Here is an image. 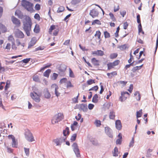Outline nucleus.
I'll list each match as a JSON object with an SVG mask.
<instances>
[{
	"instance_id": "nucleus-42",
	"label": "nucleus",
	"mask_w": 158,
	"mask_h": 158,
	"mask_svg": "<svg viewBox=\"0 0 158 158\" xmlns=\"http://www.w3.org/2000/svg\"><path fill=\"white\" fill-rule=\"evenodd\" d=\"M64 8L63 6H60L58 8L57 12V13H60L64 11Z\"/></svg>"
},
{
	"instance_id": "nucleus-18",
	"label": "nucleus",
	"mask_w": 158,
	"mask_h": 158,
	"mask_svg": "<svg viewBox=\"0 0 158 158\" xmlns=\"http://www.w3.org/2000/svg\"><path fill=\"white\" fill-rule=\"evenodd\" d=\"M91 61L93 64L95 66H99V61L97 60L95 58H93L92 59Z\"/></svg>"
},
{
	"instance_id": "nucleus-8",
	"label": "nucleus",
	"mask_w": 158,
	"mask_h": 158,
	"mask_svg": "<svg viewBox=\"0 0 158 158\" xmlns=\"http://www.w3.org/2000/svg\"><path fill=\"white\" fill-rule=\"evenodd\" d=\"M72 147L73 148V151H74L77 156L78 157H80V155L77 144L75 143H74L72 145Z\"/></svg>"
},
{
	"instance_id": "nucleus-9",
	"label": "nucleus",
	"mask_w": 158,
	"mask_h": 158,
	"mask_svg": "<svg viewBox=\"0 0 158 158\" xmlns=\"http://www.w3.org/2000/svg\"><path fill=\"white\" fill-rule=\"evenodd\" d=\"M105 133L109 137L113 138L112 130L109 127H106L105 128Z\"/></svg>"
},
{
	"instance_id": "nucleus-61",
	"label": "nucleus",
	"mask_w": 158,
	"mask_h": 158,
	"mask_svg": "<svg viewBox=\"0 0 158 158\" xmlns=\"http://www.w3.org/2000/svg\"><path fill=\"white\" fill-rule=\"evenodd\" d=\"M128 24L127 22H125L123 25V28L124 29H126L128 26Z\"/></svg>"
},
{
	"instance_id": "nucleus-34",
	"label": "nucleus",
	"mask_w": 158,
	"mask_h": 158,
	"mask_svg": "<svg viewBox=\"0 0 158 158\" xmlns=\"http://www.w3.org/2000/svg\"><path fill=\"white\" fill-rule=\"evenodd\" d=\"M107 69L109 70L113 68L114 66L113 65L112 62H110L107 64Z\"/></svg>"
},
{
	"instance_id": "nucleus-15",
	"label": "nucleus",
	"mask_w": 158,
	"mask_h": 158,
	"mask_svg": "<svg viewBox=\"0 0 158 158\" xmlns=\"http://www.w3.org/2000/svg\"><path fill=\"white\" fill-rule=\"evenodd\" d=\"M55 118L60 122L64 118V115L63 113H59L55 115Z\"/></svg>"
},
{
	"instance_id": "nucleus-11",
	"label": "nucleus",
	"mask_w": 158,
	"mask_h": 158,
	"mask_svg": "<svg viewBox=\"0 0 158 158\" xmlns=\"http://www.w3.org/2000/svg\"><path fill=\"white\" fill-rule=\"evenodd\" d=\"M37 42L36 38L35 37H32L28 44V48H30L33 47Z\"/></svg>"
},
{
	"instance_id": "nucleus-28",
	"label": "nucleus",
	"mask_w": 158,
	"mask_h": 158,
	"mask_svg": "<svg viewBox=\"0 0 158 158\" xmlns=\"http://www.w3.org/2000/svg\"><path fill=\"white\" fill-rule=\"evenodd\" d=\"M12 146L13 148H17L18 146V142L15 139L14 140L12 141Z\"/></svg>"
},
{
	"instance_id": "nucleus-37",
	"label": "nucleus",
	"mask_w": 158,
	"mask_h": 158,
	"mask_svg": "<svg viewBox=\"0 0 158 158\" xmlns=\"http://www.w3.org/2000/svg\"><path fill=\"white\" fill-rule=\"evenodd\" d=\"M51 89H54L55 90L56 89H59V87L57 84H53L51 85Z\"/></svg>"
},
{
	"instance_id": "nucleus-26",
	"label": "nucleus",
	"mask_w": 158,
	"mask_h": 158,
	"mask_svg": "<svg viewBox=\"0 0 158 158\" xmlns=\"http://www.w3.org/2000/svg\"><path fill=\"white\" fill-rule=\"evenodd\" d=\"M40 30L39 25L38 24H36L34 29V32L37 33H38L40 32Z\"/></svg>"
},
{
	"instance_id": "nucleus-60",
	"label": "nucleus",
	"mask_w": 158,
	"mask_h": 158,
	"mask_svg": "<svg viewBox=\"0 0 158 158\" xmlns=\"http://www.w3.org/2000/svg\"><path fill=\"white\" fill-rule=\"evenodd\" d=\"M122 139H117L116 142L117 144H120L121 143Z\"/></svg>"
},
{
	"instance_id": "nucleus-31",
	"label": "nucleus",
	"mask_w": 158,
	"mask_h": 158,
	"mask_svg": "<svg viewBox=\"0 0 158 158\" xmlns=\"http://www.w3.org/2000/svg\"><path fill=\"white\" fill-rule=\"evenodd\" d=\"M143 64L139 66H136L134 67L132 69L131 71L133 73H135L137 70L140 69L142 67Z\"/></svg>"
},
{
	"instance_id": "nucleus-25",
	"label": "nucleus",
	"mask_w": 158,
	"mask_h": 158,
	"mask_svg": "<svg viewBox=\"0 0 158 158\" xmlns=\"http://www.w3.org/2000/svg\"><path fill=\"white\" fill-rule=\"evenodd\" d=\"M68 81L67 79L65 77L61 79L59 81L60 85L65 84V85L67 81Z\"/></svg>"
},
{
	"instance_id": "nucleus-32",
	"label": "nucleus",
	"mask_w": 158,
	"mask_h": 158,
	"mask_svg": "<svg viewBox=\"0 0 158 158\" xmlns=\"http://www.w3.org/2000/svg\"><path fill=\"white\" fill-rule=\"evenodd\" d=\"M101 32L99 31H96V33L94 35L95 37H97L98 39L101 40Z\"/></svg>"
},
{
	"instance_id": "nucleus-57",
	"label": "nucleus",
	"mask_w": 158,
	"mask_h": 158,
	"mask_svg": "<svg viewBox=\"0 0 158 158\" xmlns=\"http://www.w3.org/2000/svg\"><path fill=\"white\" fill-rule=\"evenodd\" d=\"M10 47H11L10 44L9 43H8L7 44V45H6V46L5 48V49H6L7 50H8L9 51L10 50Z\"/></svg>"
},
{
	"instance_id": "nucleus-44",
	"label": "nucleus",
	"mask_w": 158,
	"mask_h": 158,
	"mask_svg": "<svg viewBox=\"0 0 158 158\" xmlns=\"http://www.w3.org/2000/svg\"><path fill=\"white\" fill-rule=\"evenodd\" d=\"M118 54L116 53H113L110 54V58L111 59H114L117 57Z\"/></svg>"
},
{
	"instance_id": "nucleus-5",
	"label": "nucleus",
	"mask_w": 158,
	"mask_h": 158,
	"mask_svg": "<svg viewBox=\"0 0 158 158\" xmlns=\"http://www.w3.org/2000/svg\"><path fill=\"white\" fill-rule=\"evenodd\" d=\"M34 93H31L30 95L33 99L36 102H39L40 101V95L39 93L36 92V91L34 90Z\"/></svg>"
},
{
	"instance_id": "nucleus-58",
	"label": "nucleus",
	"mask_w": 158,
	"mask_h": 158,
	"mask_svg": "<svg viewBox=\"0 0 158 158\" xmlns=\"http://www.w3.org/2000/svg\"><path fill=\"white\" fill-rule=\"evenodd\" d=\"M8 138L9 139H11L12 141L14 140L15 138L14 136L12 135H9L8 136Z\"/></svg>"
},
{
	"instance_id": "nucleus-7",
	"label": "nucleus",
	"mask_w": 158,
	"mask_h": 158,
	"mask_svg": "<svg viewBox=\"0 0 158 158\" xmlns=\"http://www.w3.org/2000/svg\"><path fill=\"white\" fill-rule=\"evenodd\" d=\"M11 19L13 23L17 27H19L21 26V22L20 20L13 16L11 17Z\"/></svg>"
},
{
	"instance_id": "nucleus-3",
	"label": "nucleus",
	"mask_w": 158,
	"mask_h": 158,
	"mask_svg": "<svg viewBox=\"0 0 158 158\" xmlns=\"http://www.w3.org/2000/svg\"><path fill=\"white\" fill-rule=\"evenodd\" d=\"M59 27L55 25H51L48 30V33L49 34L52 35H53L56 36L59 31Z\"/></svg>"
},
{
	"instance_id": "nucleus-51",
	"label": "nucleus",
	"mask_w": 158,
	"mask_h": 158,
	"mask_svg": "<svg viewBox=\"0 0 158 158\" xmlns=\"http://www.w3.org/2000/svg\"><path fill=\"white\" fill-rule=\"evenodd\" d=\"M79 95V94L78 93V95L76 97L73 98V101L75 103H76L78 102V99Z\"/></svg>"
},
{
	"instance_id": "nucleus-49",
	"label": "nucleus",
	"mask_w": 158,
	"mask_h": 158,
	"mask_svg": "<svg viewBox=\"0 0 158 158\" xmlns=\"http://www.w3.org/2000/svg\"><path fill=\"white\" fill-rule=\"evenodd\" d=\"M95 83V81L94 80L90 79L87 81V83L88 85H90L93 83Z\"/></svg>"
},
{
	"instance_id": "nucleus-56",
	"label": "nucleus",
	"mask_w": 158,
	"mask_h": 158,
	"mask_svg": "<svg viewBox=\"0 0 158 158\" xmlns=\"http://www.w3.org/2000/svg\"><path fill=\"white\" fill-rule=\"evenodd\" d=\"M133 89V85L132 84H131L130 85L129 89H127V90L129 91L130 93H132Z\"/></svg>"
},
{
	"instance_id": "nucleus-17",
	"label": "nucleus",
	"mask_w": 158,
	"mask_h": 158,
	"mask_svg": "<svg viewBox=\"0 0 158 158\" xmlns=\"http://www.w3.org/2000/svg\"><path fill=\"white\" fill-rule=\"evenodd\" d=\"M44 95L45 98L48 99L51 97V95L48 89H46L44 92Z\"/></svg>"
},
{
	"instance_id": "nucleus-20",
	"label": "nucleus",
	"mask_w": 158,
	"mask_h": 158,
	"mask_svg": "<svg viewBox=\"0 0 158 158\" xmlns=\"http://www.w3.org/2000/svg\"><path fill=\"white\" fill-rule=\"evenodd\" d=\"M117 72L116 71H113L110 73H107V76L110 78H111L113 76L117 75Z\"/></svg>"
},
{
	"instance_id": "nucleus-40",
	"label": "nucleus",
	"mask_w": 158,
	"mask_h": 158,
	"mask_svg": "<svg viewBox=\"0 0 158 158\" xmlns=\"http://www.w3.org/2000/svg\"><path fill=\"white\" fill-rule=\"evenodd\" d=\"M8 40L9 41L11 42L12 43L15 42L14 38L13 36L12 35H10L8 37Z\"/></svg>"
},
{
	"instance_id": "nucleus-21",
	"label": "nucleus",
	"mask_w": 158,
	"mask_h": 158,
	"mask_svg": "<svg viewBox=\"0 0 158 158\" xmlns=\"http://www.w3.org/2000/svg\"><path fill=\"white\" fill-rule=\"evenodd\" d=\"M65 85H66V87L67 89L72 88L74 87V85L70 81H67Z\"/></svg>"
},
{
	"instance_id": "nucleus-12",
	"label": "nucleus",
	"mask_w": 158,
	"mask_h": 158,
	"mask_svg": "<svg viewBox=\"0 0 158 158\" xmlns=\"http://www.w3.org/2000/svg\"><path fill=\"white\" fill-rule=\"evenodd\" d=\"M65 139L62 138H57L53 140V142L56 144L57 146L61 145V143L65 142Z\"/></svg>"
},
{
	"instance_id": "nucleus-36",
	"label": "nucleus",
	"mask_w": 158,
	"mask_h": 158,
	"mask_svg": "<svg viewBox=\"0 0 158 158\" xmlns=\"http://www.w3.org/2000/svg\"><path fill=\"white\" fill-rule=\"evenodd\" d=\"M101 22L98 19H96L94 20L92 23V25H94L95 24H97L98 25L101 24Z\"/></svg>"
},
{
	"instance_id": "nucleus-2",
	"label": "nucleus",
	"mask_w": 158,
	"mask_h": 158,
	"mask_svg": "<svg viewBox=\"0 0 158 158\" xmlns=\"http://www.w3.org/2000/svg\"><path fill=\"white\" fill-rule=\"evenodd\" d=\"M21 5L28 11L33 12V3L26 0H23L22 1Z\"/></svg>"
},
{
	"instance_id": "nucleus-30",
	"label": "nucleus",
	"mask_w": 158,
	"mask_h": 158,
	"mask_svg": "<svg viewBox=\"0 0 158 158\" xmlns=\"http://www.w3.org/2000/svg\"><path fill=\"white\" fill-rule=\"evenodd\" d=\"M118 148L117 147H115L114 151L113 152V156H118Z\"/></svg>"
},
{
	"instance_id": "nucleus-50",
	"label": "nucleus",
	"mask_w": 158,
	"mask_h": 158,
	"mask_svg": "<svg viewBox=\"0 0 158 158\" xmlns=\"http://www.w3.org/2000/svg\"><path fill=\"white\" fill-rule=\"evenodd\" d=\"M77 137V134H73L71 137V141H74L76 139Z\"/></svg>"
},
{
	"instance_id": "nucleus-47",
	"label": "nucleus",
	"mask_w": 158,
	"mask_h": 158,
	"mask_svg": "<svg viewBox=\"0 0 158 158\" xmlns=\"http://www.w3.org/2000/svg\"><path fill=\"white\" fill-rule=\"evenodd\" d=\"M120 61L119 60H117L114 61L113 62H112L113 65L115 66H117L120 63Z\"/></svg>"
},
{
	"instance_id": "nucleus-43",
	"label": "nucleus",
	"mask_w": 158,
	"mask_h": 158,
	"mask_svg": "<svg viewBox=\"0 0 158 158\" xmlns=\"http://www.w3.org/2000/svg\"><path fill=\"white\" fill-rule=\"evenodd\" d=\"M109 15L110 17V19H111L112 21L114 22L116 21V19L113 14L110 12L109 13Z\"/></svg>"
},
{
	"instance_id": "nucleus-52",
	"label": "nucleus",
	"mask_w": 158,
	"mask_h": 158,
	"mask_svg": "<svg viewBox=\"0 0 158 158\" xmlns=\"http://www.w3.org/2000/svg\"><path fill=\"white\" fill-rule=\"evenodd\" d=\"M120 29L119 27H117L116 31L114 34L115 36L116 37H118V33Z\"/></svg>"
},
{
	"instance_id": "nucleus-55",
	"label": "nucleus",
	"mask_w": 158,
	"mask_h": 158,
	"mask_svg": "<svg viewBox=\"0 0 158 158\" xmlns=\"http://www.w3.org/2000/svg\"><path fill=\"white\" fill-rule=\"evenodd\" d=\"M98 86L96 85L95 86L93 87H92V88H90L89 90H95V91H96L98 90Z\"/></svg>"
},
{
	"instance_id": "nucleus-53",
	"label": "nucleus",
	"mask_w": 158,
	"mask_h": 158,
	"mask_svg": "<svg viewBox=\"0 0 158 158\" xmlns=\"http://www.w3.org/2000/svg\"><path fill=\"white\" fill-rule=\"evenodd\" d=\"M24 151L26 155L28 156L29 155V149L26 148H24Z\"/></svg>"
},
{
	"instance_id": "nucleus-62",
	"label": "nucleus",
	"mask_w": 158,
	"mask_h": 158,
	"mask_svg": "<svg viewBox=\"0 0 158 158\" xmlns=\"http://www.w3.org/2000/svg\"><path fill=\"white\" fill-rule=\"evenodd\" d=\"M119 9V7L118 5H117V6H115L114 7V11L115 12L118 11Z\"/></svg>"
},
{
	"instance_id": "nucleus-59",
	"label": "nucleus",
	"mask_w": 158,
	"mask_h": 158,
	"mask_svg": "<svg viewBox=\"0 0 158 158\" xmlns=\"http://www.w3.org/2000/svg\"><path fill=\"white\" fill-rule=\"evenodd\" d=\"M134 138H132L131 142H130L129 146L130 147H131L133 146L134 143Z\"/></svg>"
},
{
	"instance_id": "nucleus-39",
	"label": "nucleus",
	"mask_w": 158,
	"mask_h": 158,
	"mask_svg": "<svg viewBox=\"0 0 158 158\" xmlns=\"http://www.w3.org/2000/svg\"><path fill=\"white\" fill-rule=\"evenodd\" d=\"M58 74L57 73H53L51 77L52 79L53 80H56L58 77Z\"/></svg>"
},
{
	"instance_id": "nucleus-14",
	"label": "nucleus",
	"mask_w": 158,
	"mask_h": 158,
	"mask_svg": "<svg viewBox=\"0 0 158 158\" xmlns=\"http://www.w3.org/2000/svg\"><path fill=\"white\" fill-rule=\"evenodd\" d=\"M98 12L95 9H92L91 10L89 13L90 15L93 18L98 17Z\"/></svg>"
},
{
	"instance_id": "nucleus-13",
	"label": "nucleus",
	"mask_w": 158,
	"mask_h": 158,
	"mask_svg": "<svg viewBox=\"0 0 158 158\" xmlns=\"http://www.w3.org/2000/svg\"><path fill=\"white\" fill-rule=\"evenodd\" d=\"M92 54L94 56H102L104 54V52L101 50H98L92 52Z\"/></svg>"
},
{
	"instance_id": "nucleus-6",
	"label": "nucleus",
	"mask_w": 158,
	"mask_h": 158,
	"mask_svg": "<svg viewBox=\"0 0 158 158\" xmlns=\"http://www.w3.org/2000/svg\"><path fill=\"white\" fill-rule=\"evenodd\" d=\"M130 95V94L127 92H122L121 96L120 97L119 99L121 102H123L126 100L128 97Z\"/></svg>"
},
{
	"instance_id": "nucleus-41",
	"label": "nucleus",
	"mask_w": 158,
	"mask_h": 158,
	"mask_svg": "<svg viewBox=\"0 0 158 158\" xmlns=\"http://www.w3.org/2000/svg\"><path fill=\"white\" fill-rule=\"evenodd\" d=\"M69 76L71 77L74 78L75 77L74 73L70 68L69 69Z\"/></svg>"
},
{
	"instance_id": "nucleus-4",
	"label": "nucleus",
	"mask_w": 158,
	"mask_h": 158,
	"mask_svg": "<svg viewBox=\"0 0 158 158\" xmlns=\"http://www.w3.org/2000/svg\"><path fill=\"white\" fill-rule=\"evenodd\" d=\"M26 139L29 142H32L35 140L34 137L30 131L28 129L25 130V133Z\"/></svg>"
},
{
	"instance_id": "nucleus-27",
	"label": "nucleus",
	"mask_w": 158,
	"mask_h": 158,
	"mask_svg": "<svg viewBox=\"0 0 158 158\" xmlns=\"http://www.w3.org/2000/svg\"><path fill=\"white\" fill-rule=\"evenodd\" d=\"M98 96L97 94L94 95L92 98V102L95 103L98 102Z\"/></svg>"
},
{
	"instance_id": "nucleus-19",
	"label": "nucleus",
	"mask_w": 158,
	"mask_h": 158,
	"mask_svg": "<svg viewBox=\"0 0 158 158\" xmlns=\"http://www.w3.org/2000/svg\"><path fill=\"white\" fill-rule=\"evenodd\" d=\"M115 117V112L113 110L111 111L109 114V117L110 119L114 120Z\"/></svg>"
},
{
	"instance_id": "nucleus-22",
	"label": "nucleus",
	"mask_w": 158,
	"mask_h": 158,
	"mask_svg": "<svg viewBox=\"0 0 158 158\" xmlns=\"http://www.w3.org/2000/svg\"><path fill=\"white\" fill-rule=\"evenodd\" d=\"M134 95L135 96V98L137 101H139L140 99L141 96L139 93L138 91L135 92Z\"/></svg>"
},
{
	"instance_id": "nucleus-38",
	"label": "nucleus",
	"mask_w": 158,
	"mask_h": 158,
	"mask_svg": "<svg viewBox=\"0 0 158 158\" xmlns=\"http://www.w3.org/2000/svg\"><path fill=\"white\" fill-rule=\"evenodd\" d=\"M104 34L105 38H109L110 37V34L107 31H105L104 32Z\"/></svg>"
},
{
	"instance_id": "nucleus-48",
	"label": "nucleus",
	"mask_w": 158,
	"mask_h": 158,
	"mask_svg": "<svg viewBox=\"0 0 158 158\" xmlns=\"http://www.w3.org/2000/svg\"><path fill=\"white\" fill-rule=\"evenodd\" d=\"M136 113V117L137 118L141 117L142 114V110H140L139 111H137Z\"/></svg>"
},
{
	"instance_id": "nucleus-64",
	"label": "nucleus",
	"mask_w": 158,
	"mask_h": 158,
	"mask_svg": "<svg viewBox=\"0 0 158 158\" xmlns=\"http://www.w3.org/2000/svg\"><path fill=\"white\" fill-rule=\"evenodd\" d=\"M30 60V58H26L24 59L22 61L23 62L25 63H28Z\"/></svg>"
},
{
	"instance_id": "nucleus-45",
	"label": "nucleus",
	"mask_w": 158,
	"mask_h": 158,
	"mask_svg": "<svg viewBox=\"0 0 158 158\" xmlns=\"http://www.w3.org/2000/svg\"><path fill=\"white\" fill-rule=\"evenodd\" d=\"M45 48V47L44 46H40L36 48L35 50L34 51L35 52H36L38 51L39 50H44Z\"/></svg>"
},
{
	"instance_id": "nucleus-10",
	"label": "nucleus",
	"mask_w": 158,
	"mask_h": 158,
	"mask_svg": "<svg viewBox=\"0 0 158 158\" xmlns=\"http://www.w3.org/2000/svg\"><path fill=\"white\" fill-rule=\"evenodd\" d=\"M15 35L16 37L19 38H23L24 37L23 33L19 29H17L15 32Z\"/></svg>"
},
{
	"instance_id": "nucleus-33",
	"label": "nucleus",
	"mask_w": 158,
	"mask_h": 158,
	"mask_svg": "<svg viewBox=\"0 0 158 158\" xmlns=\"http://www.w3.org/2000/svg\"><path fill=\"white\" fill-rule=\"evenodd\" d=\"M118 48L121 50L123 51L126 49L127 48V45L126 44L121 45L118 47Z\"/></svg>"
},
{
	"instance_id": "nucleus-1",
	"label": "nucleus",
	"mask_w": 158,
	"mask_h": 158,
	"mask_svg": "<svg viewBox=\"0 0 158 158\" xmlns=\"http://www.w3.org/2000/svg\"><path fill=\"white\" fill-rule=\"evenodd\" d=\"M25 17V21L23 22V28L27 36H29L30 35V31H31L32 24L31 20L28 16L26 15Z\"/></svg>"
},
{
	"instance_id": "nucleus-24",
	"label": "nucleus",
	"mask_w": 158,
	"mask_h": 158,
	"mask_svg": "<svg viewBox=\"0 0 158 158\" xmlns=\"http://www.w3.org/2000/svg\"><path fill=\"white\" fill-rule=\"evenodd\" d=\"M51 72V70L50 69H48L46 70L44 73V76L47 77H49L50 74Z\"/></svg>"
},
{
	"instance_id": "nucleus-54",
	"label": "nucleus",
	"mask_w": 158,
	"mask_h": 158,
	"mask_svg": "<svg viewBox=\"0 0 158 158\" xmlns=\"http://www.w3.org/2000/svg\"><path fill=\"white\" fill-rule=\"evenodd\" d=\"M41 6L40 4H37L35 5V9L37 10H40Z\"/></svg>"
},
{
	"instance_id": "nucleus-63",
	"label": "nucleus",
	"mask_w": 158,
	"mask_h": 158,
	"mask_svg": "<svg viewBox=\"0 0 158 158\" xmlns=\"http://www.w3.org/2000/svg\"><path fill=\"white\" fill-rule=\"evenodd\" d=\"M133 63H131V64H127V65H126L125 67H124V69H126V70H127V69L128 68H129L130 66H133Z\"/></svg>"
},
{
	"instance_id": "nucleus-23",
	"label": "nucleus",
	"mask_w": 158,
	"mask_h": 158,
	"mask_svg": "<svg viewBox=\"0 0 158 158\" xmlns=\"http://www.w3.org/2000/svg\"><path fill=\"white\" fill-rule=\"evenodd\" d=\"M63 134L64 135L66 136L69 135V129L68 127H66L65 129L63 130Z\"/></svg>"
},
{
	"instance_id": "nucleus-29",
	"label": "nucleus",
	"mask_w": 158,
	"mask_h": 158,
	"mask_svg": "<svg viewBox=\"0 0 158 158\" xmlns=\"http://www.w3.org/2000/svg\"><path fill=\"white\" fill-rule=\"evenodd\" d=\"M33 79L34 81L37 82H40V79L38 75L35 74L33 77Z\"/></svg>"
},
{
	"instance_id": "nucleus-16",
	"label": "nucleus",
	"mask_w": 158,
	"mask_h": 158,
	"mask_svg": "<svg viewBox=\"0 0 158 158\" xmlns=\"http://www.w3.org/2000/svg\"><path fill=\"white\" fill-rule=\"evenodd\" d=\"M115 127L118 130H121L122 128V125L121 122L119 120H117L115 123Z\"/></svg>"
},
{
	"instance_id": "nucleus-46",
	"label": "nucleus",
	"mask_w": 158,
	"mask_h": 158,
	"mask_svg": "<svg viewBox=\"0 0 158 158\" xmlns=\"http://www.w3.org/2000/svg\"><path fill=\"white\" fill-rule=\"evenodd\" d=\"M94 124L97 127H100L101 125V122L99 120H96L94 122Z\"/></svg>"
},
{
	"instance_id": "nucleus-35",
	"label": "nucleus",
	"mask_w": 158,
	"mask_h": 158,
	"mask_svg": "<svg viewBox=\"0 0 158 158\" xmlns=\"http://www.w3.org/2000/svg\"><path fill=\"white\" fill-rule=\"evenodd\" d=\"M52 123L54 124L58 123L59 121L58 120L55 118V117L54 116L53 117L51 120Z\"/></svg>"
}]
</instances>
